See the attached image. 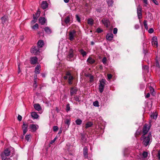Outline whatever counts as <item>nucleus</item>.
Here are the masks:
<instances>
[{"label":"nucleus","mask_w":160,"mask_h":160,"mask_svg":"<svg viewBox=\"0 0 160 160\" xmlns=\"http://www.w3.org/2000/svg\"><path fill=\"white\" fill-rule=\"evenodd\" d=\"M107 60L106 58V57H104L102 59V62L103 64H105L106 63Z\"/></svg>","instance_id":"43"},{"label":"nucleus","mask_w":160,"mask_h":160,"mask_svg":"<svg viewBox=\"0 0 160 160\" xmlns=\"http://www.w3.org/2000/svg\"><path fill=\"white\" fill-rule=\"evenodd\" d=\"M152 1V2L156 5H158V3L157 1L156 0H151Z\"/></svg>","instance_id":"45"},{"label":"nucleus","mask_w":160,"mask_h":160,"mask_svg":"<svg viewBox=\"0 0 160 160\" xmlns=\"http://www.w3.org/2000/svg\"><path fill=\"white\" fill-rule=\"evenodd\" d=\"M150 126L148 124H146L143 127V134H147L149 130Z\"/></svg>","instance_id":"8"},{"label":"nucleus","mask_w":160,"mask_h":160,"mask_svg":"<svg viewBox=\"0 0 160 160\" xmlns=\"http://www.w3.org/2000/svg\"><path fill=\"white\" fill-rule=\"evenodd\" d=\"M76 19H77V20L78 22H80V18H79V16L78 15H76Z\"/></svg>","instance_id":"49"},{"label":"nucleus","mask_w":160,"mask_h":160,"mask_svg":"<svg viewBox=\"0 0 160 160\" xmlns=\"http://www.w3.org/2000/svg\"><path fill=\"white\" fill-rule=\"evenodd\" d=\"M40 15V11H39V9L38 10V11L35 14L33 15V20L31 21V27L32 29L33 30H37L38 28L39 25L38 23H35L33 25H32V24H33L36 22L37 18L38 19L39 22H40V18H39Z\"/></svg>","instance_id":"1"},{"label":"nucleus","mask_w":160,"mask_h":160,"mask_svg":"<svg viewBox=\"0 0 160 160\" xmlns=\"http://www.w3.org/2000/svg\"><path fill=\"white\" fill-rule=\"evenodd\" d=\"M141 8L140 5H139L137 8V11H141Z\"/></svg>","instance_id":"54"},{"label":"nucleus","mask_w":160,"mask_h":160,"mask_svg":"<svg viewBox=\"0 0 160 160\" xmlns=\"http://www.w3.org/2000/svg\"><path fill=\"white\" fill-rule=\"evenodd\" d=\"M73 57V51L72 49H71L69 51L68 54L67 56L68 58L69 59V60H71V58Z\"/></svg>","instance_id":"13"},{"label":"nucleus","mask_w":160,"mask_h":160,"mask_svg":"<svg viewBox=\"0 0 160 160\" xmlns=\"http://www.w3.org/2000/svg\"><path fill=\"white\" fill-rule=\"evenodd\" d=\"M12 149V148H10L4 149L3 152H2L1 154L2 160H6L7 157L9 156L10 155L11 150Z\"/></svg>","instance_id":"4"},{"label":"nucleus","mask_w":160,"mask_h":160,"mask_svg":"<svg viewBox=\"0 0 160 160\" xmlns=\"http://www.w3.org/2000/svg\"><path fill=\"white\" fill-rule=\"evenodd\" d=\"M152 45L154 47H157L158 46V42L157 38L156 37H153L152 39Z\"/></svg>","instance_id":"9"},{"label":"nucleus","mask_w":160,"mask_h":160,"mask_svg":"<svg viewBox=\"0 0 160 160\" xmlns=\"http://www.w3.org/2000/svg\"><path fill=\"white\" fill-rule=\"evenodd\" d=\"M37 86L36 81L35 80H34V83L33 84V86L35 87V88H36Z\"/></svg>","instance_id":"57"},{"label":"nucleus","mask_w":160,"mask_h":160,"mask_svg":"<svg viewBox=\"0 0 160 160\" xmlns=\"http://www.w3.org/2000/svg\"><path fill=\"white\" fill-rule=\"evenodd\" d=\"M40 40H39L38 42L37 46L32 47L31 49L30 52L34 55L39 54L40 53Z\"/></svg>","instance_id":"3"},{"label":"nucleus","mask_w":160,"mask_h":160,"mask_svg":"<svg viewBox=\"0 0 160 160\" xmlns=\"http://www.w3.org/2000/svg\"><path fill=\"white\" fill-rule=\"evenodd\" d=\"M33 106L35 109L38 111L40 110V105L38 103L35 104L33 105Z\"/></svg>","instance_id":"24"},{"label":"nucleus","mask_w":160,"mask_h":160,"mask_svg":"<svg viewBox=\"0 0 160 160\" xmlns=\"http://www.w3.org/2000/svg\"><path fill=\"white\" fill-rule=\"evenodd\" d=\"M143 2L146 5H148V0H143Z\"/></svg>","instance_id":"60"},{"label":"nucleus","mask_w":160,"mask_h":160,"mask_svg":"<svg viewBox=\"0 0 160 160\" xmlns=\"http://www.w3.org/2000/svg\"><path fill=\"white\" fill-rule=\"evenodd\" d=\"M158 114L157 113L155 112V113H153L151 115V117L152 118H153L154 119H156L157 117Z\"/></svg>","instance_id":"27"},{"label":"nucleus","mask_w":160,"mask_h":160,"mask_svg":"<svg viewBox=\"0 0 160 160\" xmlns=\"http://www.w3.org/2000/svg\"><path fill=\"white\" fill-rule=\"evenodd\" d=\"M118 29L117 28H114L113 29V33L114 34H116L117 33Z\"/></svg>","instance_id":"46"},{"label":"nucleus","mask_w":160,"mask_h":160,"mask_svg":"<svg viewBox=\"0 0 160 160\" xmlns=\"http://www.w3.org/2000/svg\"><path fill=\"white\" fill-rule=\"evenodd\" d=\"M156 66H157V67H160V65H159V62L157 61L156 62Z\"/></svg>","instance_id":"59"},{"label":"nucleus","mask_w":160,"mask_h":160,"mask_svg":"<svg viewBox=\"0 0 160 160\" xmlns=\"http://www.w3.org/2000/svg\"><path fill=\"white\" fill-rule=\"evenodd\" d=\"M140 134V132H139L137 131L136 133V134L139 135Z\"/></svg>","instance_id":"62"},{"label":"nucleus","mask_w":160,"mask_h":160,"mask_svg":"<svg viewBox=\"0 0 160 160\" xmlns=\"http://www.w3.org/2000/svg\"><path fill=\"white\" fill-rule=\"evenodd\" d=\"M31 114L32 118L33 119H37L39 116L37 113L35 112H32Z\"/></svg>","instance_id":"22"},{"label":"nucleus","mask_w":160,"mask_h":160,"mask_svg":"<svg viewBox=\"0 0 160 160\" xmlns=\"http://www.w3.org/2000/svg\"><path fill=\"white\" fill-rule=\"evenodd\" d=\"M44 44V42L43 40H41V48H42Z\"/></svg>","instance_id":"53"},{"label":"nucleus","mask_w":160,"mask_h":160,"mask_svg":"<svg viewBox=\"0 0 160 160\" xmlns=\"http://www.w3.org/2000/svg\"><path fill=\"white\" fill-rule=\"evenodd\" d=\"M88 23L90 25H92L93 23V21L92 19L90 18L88 19Z\"/></svg>","instance_id":"30"},{"label":"nucleus","mask_w":160,"mask_h":160,"mask_svg":"<svg viewBox=\"0 0 160 160\" xmlns=\"http://www.w3.org/2000/svg\"><path fill=\"white\" fill-rule=\"evenodd\" d=\"M44 30L47 34H50L52 32L51 29L48 27H46L44 28Z\"/></svg>","instance_id":"21"},{"label":"nucleus","mask_w":160,"mask_h":160,"mask_svg":"<svg viewBox=\"0 0 160 160\" xmlns=\"http://www.w3.org/2000/svg\"><path fill=\"white\" fill-rule=\"evenodd\" d=\"M75 122L77 125H80L82 122V121L80 119L78 118L76 120Z\"/></svg>","instance_id":"29"},{"label":"nucleus","mask_w":160,"mask_h":160,"mask_svg":"<svg viewBox=\"0 0 160 160\" xmlns=\"http://www.w3.org/2000/svg\"><path fill=\"white\" fill-rule=\"evenodd\" d=\"M56 139H57V138L56 137L53 140L51 141L50 143V144H52L53 143H54L55 142V141H56Z\"/></svg>","instance_id":"50"},{"label":"nucleus","mask_w":160,"mask_h":160,"mask_svg":"<svg viewBox=\"0 0 160 160\" xmlns=\"http://www.w3.org/2000/svg\"><path fill=\"white\" fill-rule=\"evenodd\" d=\"M157 157L158 158L159 160H160V151L158 152Z\"/></svg>","instance_id":"56"},{"label":"nucleus","mask_w":160,"mask_h":160,"mask_svg":"<svg viewBox=\"0 0 160 160\" xmlns=\"http://www.w3.org/2000/svg\"><path fill=\"white\" fill-rule=\"evenodd\" d=\"M105 80L104 79H102L100 81V83L99 85V92L100 93H102L103 91L105 86Z\"/></svg>","instance_id":"7"},{"label":"nucleus","mask_w":160,"mask_h":160,"mask_svg":"<svg viewBox=\"0 0 160 160\" xmlns=\"http://www.w3.org/2000/svg\"><path fill=\"white\" fill-rule=\"evenodd\" d=\"M143 73H146L148 72V67L147 66H144L142 67Z\"/></svg>","instance_id":"20"},{"label":"nucleus","mask_w":160,"mask_h":160,"mask_svg":"<svg viewBox=\"0 0 160 160\" xmlns=\"http://www.w3.org/2000/svg\"><path fill=\"white\" fill-rule=\"evenodd\" d=\"M79 52L80 53L82 54L83 57H84L86 55L87 52L84 51V50L82 49H81Z\"/></svg>","instance_id":"31"},{"label":"nucleus","mask_w":160,"mask_h":160,"mask_svg":"<svg viewBox=\"0 0 160 160\" xmlns=\"http://www.w3.org/2000/svg\"><path fill=\"white\" fill-rule=\"evenodd\" d=\"M153 31V29L152 28H151L148 30V32L150 33H152Z\"/></svg>","instance_id":"52"},{"label":"nucleus","mask_w":160,"mask_h":160,"mask_svg":"<svg viewBox=\"0 0 160 160\" xmlns=\"http://www.w3.org/2000/svg\"><path fill=\"white\" fill-rule=\"evenodd\" d=\"M87 62L90 64H93L95 62V60L91 57H89L87 60Z\"/></svg>","instance_id":"23"},{"label":"nucleus","mask_w":160,"mask_h":160,"mask_svg":"<svg viewBox=\"0 0 160 160\" xmlns=\"http://www.w3.org/2000/svg\"><path fill=\"white\" fill-rule=\"evenodd\" d=\"M88 149L86 147H85L83 149V154L84 158H88Z\"/></svg>","instance_id":"15"},{"label":"nucleus","mask_w":160,"mask_h":160,"mask_svg":"<svg viewBox=\"0 0 160 160\" xmlns=\"http://www.w3.org/2000/svg\"><path fill=\"white\" fill-rule=\"evenodd\" d=\"M112 76L111 74H108V78L109 80H110L112 78Z\"/></svg>","instance_id":"48"},{"label":"nucleus","mask_w":160,"mask_h":160,"mask_svg":"<svg viewBox=\"0 0 160 160\" xmlns=\"http://www.w3.org/2000/svg\"><path fill=\"white\" fill-rule=\"evenodd\" d=\"M137 14L139 19L142 18V17L141 11H137Z\"/></svg>","instance_id":"32"},{"label":"nucleus","mask_w":160,"mask_h":160,"mask_svg":"<svg viewBox=\"0 0 160 160\" xmlns=\"http://www.w3.org/2000/svg\"><path fill=\"white\" fill-rule=\"evenodd\" d=\"M75 100L76 101L78 102H79L80 101V99L79 98V96H76L75 97Z\"/></svg>","instance_id":"42"},{"label":"nucleus","mask_w":160,"mask_h":160,"mask_svg":"<svg viewBox=\"0 0 160 160\" xmlns=\"http://www.w3.org/2000/svg\"><path fill=\"white\" fill-rule=\"evenodd\" d=\"M28 125L27 124L23 122L22 126V128L23 131V134L24 135L28 131Z\"/></svg>","instance_id":"11"},{"label":"nucleus","mask_w":160,"mask_h":160,"mask_svg":"<svg viewBox=\"0 0 160 160\" xmlns=\"http://www.w3.org/2000/svg\"><path fill=\"white\" fill-rule=\"evenodd\" d=\"M64 1L65 3H68V2L69 0H64Z\"/></svg>","instance_id":"63"},{"label":"nucleus","mask_w":160,"mask_h":160,"mask_svg":"<svg viewBox=\"0 0 160 160\" xmlns=\"http://www.w3.org/2000/svg\"><path fill=\"white\" fill-rule=\"evenodd\" d=\"M93 76H91L90 78V81L91 82H92L93 81Z\"/></svg>","instance_id":"58"},{"label":"nucleus","mask_w":160,"mask_h":160,"mask_svg":"<svg viewBox=\"0 0 160 160\" xmlns=\"http://www.w3.org/2000/svg\"><path fill=\"white\" fill-rule=\"evenodd\" d=\"M65 123L68 125V127L70 123V120L68 119H67L65 120Z\"/></svg>","instance_id":"36"},{"label":"nucleus","mask_w":160,"mask_h":160,"mask_svg":"<svg viewBox=\"0 0 160 160\" xmlns=\"http://www.w3.org/2000/svg\"><path fill=\"white\" fill-rule=\"evenodd\" d=\"M102 22L105 26L106 27H108L110 25V22L108 19L107 18H103L102 20Z\"/></svg>","instance_id":"10"},{"label":"nucleus","mask_w":160,"mask_h":160,"mask_svg":"<svg viewBox=\"0 0 160 160\" xmlns=\"http://www.w3.org/2000/svg\"><path fill=\"white\" fill-rule=\"evenodd\" d=\"M113 38V35L112 33H108L107 34L106 36L107 39L109 41H111L112 40Z\"/></svg>","instance_id":"17"},{"label":"nucleus","mask_w":160,"mask_h":160,"mask_svg":"<svg viewBox=\"0 0 160 160\" xmlns=\"http://www.w3.org/2000/svg\"><path fill=\"white\" fill-rule=\"evenodd\" d=\"M29 127L30 128L32 132L35 131L38 128V126L34 124H31Z\"/></svg>","instance_id":"14"},{"label":"nucleus","mask_w":160,"mask_h":160,"mask_svg":"<svg viewBox=\"0 0 160 160\" xmlns=\"http://www.w3.org/2000/svg\"><path fill=\"white\" fill-rule=\"evenodd\" d=\"M58 129V127L56 126H54L53 127V131L54 132L57 131Z\"/></svg>","instance_id":"41"},{"label":"nucleus","mask_w":160,"mask_h":160,"mask_svg":"<svg viewBox=\"0 0 160 160\" xmlns=\"http://www.w3.org/2000/svg\"><path fill=\"white\" fill-rule=\"evenodd\" d=\"M148 152H143L142 155L143 158H146L148 156Z\"/></svg>","instance_id":"39"},{"label":"nucleus","mask_w":160,"mask_h":160,"mask_svg":"<svg viewBox=\"0 0 160 160\" xmlns=\"http://www.w3.org/2000/svg\"><path fill=\"white\" fill-rule=\"evenodd\" d=\"M149 89L150 91V92L152 94V95H154V90L153 88L152 87H150Z\"/></svg>","instance_id":"40"},{"label":"nucleus","mask_w":160,"mask_h":160,"mask_svg":"<svg viewBox=\"0 0 160 160\" xmlns=\"http://www.w3.org/2000/svg\"><path fill=\"white\" fill-rule=\"evenodd\" d=\"M1 19L2 20V23L3 24L6 22V17L5 16H3L2 17Z\"/></svg>","instance_id":"34"},{"label":"nucleus","mask_w":160,"mask_h":160,"mask_svg":"<svg viewBox=\"0 0 160 160\" xmlns=\"http://www.w3.org/2000/svg\"><path fill=\"white\" fill-rule=\"evenodd\" d=\"M143 25L145 29L147 30L148 29V27L147 24V21L145 20L143 22Z\"/></svg>","instance_id":"35"},{"label":"nucleus","mask_w":160,"mask_h":160,"mask_svg":"<svg viewBox=\"0 0 160 160\" xmlns=\"http://www.w3.org/2000/svg\"><path fill=\"white\" fill-rule=\"evenodd\" d=\"M93 125V123L91 122H88L86 124L85 128H86L91 127Z\"/></svg>","instance_id":"28"},{"label":"nucleus","mask_w":160,"mask_h":160,"mask_svg":"<svg viewBox=\"0 0 160 160\" xmlns=\"http://www.w3.org/2000/svg\"><path fill=\"white\" fill-rule=\"evenodd\" d=\"M40 66L38 65H37L35 67V72L36 74H38L40 72Z\"/></svg>","instance_id":"26"},{"label":"nucleus","mask_w":160,"mask_h":160,"mask_svg":"<svg viewBox=\"0 0 160 160\" xmlns=\"http://www.w3.org/2000/svg\"><path fill=\"white\" fill-rule=\"evenodd\" d=\"M71 70L66 71L65 76L63 77L65 80L68 79V83L70 85L72 84V81L74 79L73 76L71 74Z\"/></svg>","instance_id":"5"},{"label":"nucleus","mask_w":160,"mask_h":160,"mask_svg":"<svg viewBox=\"0 0 160 160\" xmlns=\"http://www.w3.org/2000/svg\"><path fill=\"white\" fill-rule=\"evenodd\" d=\"M42 76L44 78L45 77V74L44 73H42Z\"/></svg>","instance_id":"64"},{"label":"nucleus","mask_w":160,"mask_h":160,"mask_svg":"<svg viewBox=\"0 0 160 160\" xmlns=\"http://www.w3.org/2000/svg\"><path fill=\"white\" fill-rule=\"evenodd\" d=\"M71 17V16L69 15L65 18L64 21L66 24H67L70 22Z\"/></svg>","instance_id":"18"},{"label":"nucleus","mask_w":160,"mask_h":160,"mask_svg":"<svg viewBox=\"0 0 160 160\" xmlns=\"http://www.w3.org/2000/svg\"><path fill=\"white\" fill-rule=\"evenodd\" d=\"M31 136L30 134H27L25 137V139L28 141H29Z\"/></svg>","instance_id":"37"},{"label":"nucleus","mask_w":160,"mask_h":160,"mask_svg":"<svg viewBox=\"0 0 160 160\" xmlns=\"http://www.w3.org/2000/svg\"><path fill=\"white\" fill-rule=\"evenodd\" d=\"M93 105L95 107H98L99 105L98 101H96L94 102L93 103Z\"/></svg>","instance_id":"38"},{"label":"nucleus","mask_w":160,"mask_h":160,"mask_svg":"<svg viewBox=\"0 0 160 160\" xmlns=\"http://www.w3.org/2000/svg\"><path fill=\"white\" fill-rule=\"evenodd\" d=\"M150 96V94H149V93H148L146 95V96L145 97L146 98H149Z\"/></svg>","instance_id":"61"},{"label":"nucleus","mask_w":160,"mask_h":160,"mask_svg":"<svg viewBox=\"0 0 160 160\" xmlns=\"http://www.w3.org/2000/svg\"><path fill=\"white\" fill-rule=\"evenodd\" d=\"M18 119L19 121H21L22 119V117L20 115H18Z\"/></svg>","instance_id":"51"},{"label":"nucleus","mask_w":160,"mask_h":160,"mask_svg":"<svg viewBox=\"0 0 160 160\" xmlns=\"http://www.w3.org/2000/svg\"><path fill=\"white\" fill-rule=\"evenodd\" d=\"M77 36L76 31L75 30H72L69 32V39L71 41H72Z\"/></svg>","instance_id":"6"},{"label":"nucleus","mask_w":160,"mask_h":160,"mask_svg":"<svg viewBox=\"0 0 160 160\" xmlns=\"http://www.w3.org/2000/svg\"><path fill=\"white\" fill-rule=\"evenodd\" d=\"M77 92V89L76 88H72L70 90V94L71 96L76 94Z\"/></svg>","instance_id":"19"},{"label":"nucleus","mask_w":160,"mask_h":160,"mask_svg":"<svg viewBox=\"0 0 160 160\" xmlns=\"http://www.w3.org/2000/svg\"><path fill=\"white\" fill-rule=\"evenodd\" d=\"M134 28L135 29H138L139 28V26L138 24H136L134 26Z\"/></svg>","instance_id":"55"},{"label":"nucleus","mask_w":160,"mask_h":160,"mask_svg":"<svg viewBox=\"0 0 160 160\" xmlns=\"http://www.w3.org/2000/svg\"><path fill=\"white\" fill-rule=\"evenodd\" d=\"M107 2L108 6H112V4L113 3L112 0H107Z\"/></svg>","instance_id":"33"},{"label":"nucleus","mask_w":160,"mask_h":160,"mask_svg":"<svg viewBox=\"0 0 160 160\" xmlns=\"http://www.w3.org/2000/svg\"><path fill=\"white\" fill-rule=\"evenodd\" d=\"M47 23L46 19L44 17H41V24L43 25Z\"/></svg>","instance_id":"25"},{"label":"nucleus","mask_w":160,"mask_h":160,"mask_svg":"<svg viewBox=\"0 0 160 160\" xmlns=\"http://www.w3.org/2000/svg\"><path fill=\"white\" fill-rule=\"evenodd\" d=\"M97 32L98 33H100L102 32V30L100 28H98L97 29Z\"/></svg>","instance_id":"47"},{"label":"nucleus","mask_w":160,"mask_h":160,"mask_svg":"<svg viewBox=\"0 0 160 160\" xmlns=\"http://www.w3.org/2000/svg\"><path fill=\"white\" fill-rule=\"evenodd\" d=\"M151 137L150 133L148 134H143L141 138V141H142V143L145 146H147L150 144V139Z\"/></svg>","instance_id":"2"},{"label":"nucleus","mask_w":160,"mask_h":160,"mask_svg":"<svg viewBox=\"0 0 160 160\" xmlns=\"http://www.w3.org/2000/svg\"><path fill=\"white\" fill-rule=\"evenodd\" d=\"M38 58L36 57H33L30 58V62L32 64H36L38 62Z\"/></svg>","instance_id":"12"},{"label":"nucleus","mask_w":160,"mask_h":160,"mask_svg":"<svg viewBox=\"0 0 160 160\" xmlns=\"http://www.w3.org/2000/svg\"><path fill=\"white\" fill-rule=\"evenodd\" d=\"M41 6L43 9H45L48 8V4L47 1H43L42 2Z\"/></svg>","instance_id":"16"},{"label":"nucleus","mask_w":160,"mask_h":160,"mask_svg":"<svg viewBox=\"0 0 160 160\" xmlns=\"http://www.w3.org/2000/svg\"><path fill=\"white\" fill-rule=\"evenodd\" d=\"M66 111L67 112H68L70 110V107L69 104H68L66 106Z\"/></svg>","instance_id":"44"}]
</instances>
